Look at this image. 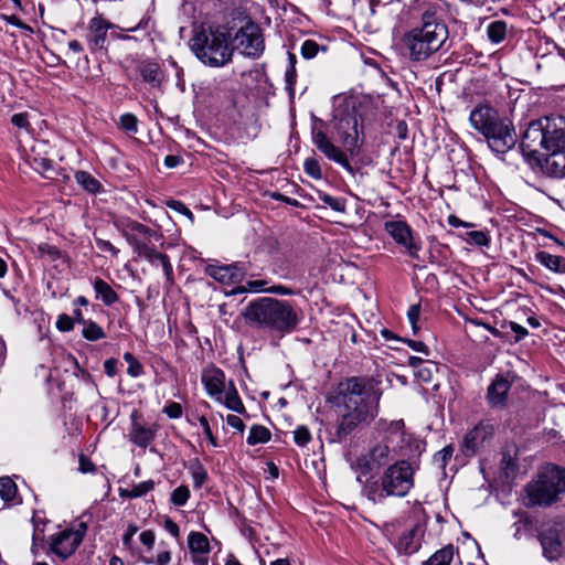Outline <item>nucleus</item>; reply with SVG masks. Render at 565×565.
I'll return each instance as SVG.
<instances>
[{
  "instance_id": "nucleus-1",
  "label": "nucleus",
  "mask_w": 565,
  "mask_h": 565,
  "mask_svg": "<svg viewBox=\"0 0 565 565\" xmlns=\"http://www.w3.org/2000/svg\"><path fill=\"white\" fill-rule=\"evenodd\" d=\"M338 396L339 438L351 434L360 424L370 423L377 415L380 391L370 379L351 377L340 384Z\"/></svg>"
},
{
  "instance_id": "nucleus-2",
  "label": "nucleus",
  "mask_w": 565,
  "mask_h": 565,
  "mask_svg": "<svg viewBox=\"0 0 565 565\" xmlns=\"http://www.w3.org/2000/svg\"><path fill=\"white\" fill-rule=\"evenodd\" d=\"M422 24L403 33L397 42L399 52L413 62L428 60L448 39V29L437 18L440 9L436 0H418Z\"/></svg>"
},
{
  "instance_id": "nucleus-3",
  "label": "nucleus",
  "mask_w": 565,
  "mask_h": 565,
  "mask_svg": "<svg viewBox=\"0 0 565 565\" xmlns=\"http://www.w3.org/2000/svg\"><path fill=\"white\" fill-rule=\"evenodd\" d=\"M243 317L254 327L291 332L301 320V311L287 300L263 297L250 301L244 309Z\"/></svg>"
},
{
  "instance_id": "nucleus-4",
  "label": "nucleus",
  "mask_w": 565,
  "mask_h": 565,
  "mask_svg": "<svg viewBox=\"0 0 565 565\" xmlns=\"http://www.w3.org/2000/svg\"><path fill=\"white\" fill-rule=\"evenodd\" d=\"M471 126L487 139L490 149L497 153H505L516 142V134L512 122L502 118L498 110L489 105H478L469 116Z\"/></svg>"
},
{
  "instance_id": "nucleus-5",
  "label": "nucleus",
  "mask_w": 565,
  "mask_h": 565,
  "mask_svg": "<svg viewBox=\"0 0 565 565\" xmlns=\"http://www.w3.org/2000/svg\"><path fill=\"white\" fill-rule=\"evenodd\" d=\"M190 47L200 62L210 67H223L232 61L234 47L230 34L221 26L201 25L193 30Z\"/></svg>"
},
{
  "instance_id": "nucleus-6",
  "label": "nucleus",
  "mask_w": 565,
  "mask_h": 565,
  "mask_svg": "<svg viewBox=\"0 0 565 565\" xmlns=\"http://www.w3.org/2000/svg\"><path fill=\"white\" fill-rule=\"evenodd\" d=\"M414 486V469L406 460L391 465L379 479L366 481L363 494L373 503H383L388 497L403 498Z\"/></svg>"
},
{
  "instance_id": "nucleus-7",
  "label": "nucleus",
  "mask_w": 565,
  "mask_h": 565,
  "mask_svg": "<svg viewBox=\"0 0 565 565\" xmlns=\"http://www.w3.org/2000/svg\"><path fill=\"white\" fill-rule=\"evenodd\" d=\"M521 148L524 152L543 153L565 151V118L544 117L529 124L521 138Z\"/></svg>"
},
{
  "instance_id": "nucleus-8",
  "label": "nucleus",
  "mask_w": 565,
  "mask_h": 565,
  "mask_svg": "<svg viewBox=\"0 0 565 565\" xmlns=\"http://www.w3.org/2000/svg\"><path fill=\"white\" fill-rule=\"evenodd\" d=\"M526 507H550L565 493V469L546 465L524 487Z\"/></svg>"
},
{
  "instance_id": "nucleus-9",
  "label": "nucleus",
  "mask_w": 565,
  "mask_h": 565,
  "mask_svg": "<svg viewBox=\"0 0 565 565\" xmlns=\"http://www.w3.org/2000/svg\"><path fill=\"white\" fill-rule=\"evenodd\" d=\"M118 227L137 255L152 265L159 262L162 265L167 280L172 282L173 268L168 255L157 252L153 246V242L159 241L160 235L146 225L132 220L120 222Z\"/></svg>"
},
{
  "instance_id": "nucleus-10",
  "label": "nucleus",
  "mask_w": 565,
  "mask_h": 565,
  "mask_svg": "<svg viewBox=\"0 0 565 565\" xmlns=\"http://www.w3.org/2000/svg\"><path fill=\"white\" fill-rule=\"evenodd\" d=\"M232 47L245 57L259 58L265 51L263 30L257 23L247 21L235 32Z\"/></svg>"
},
{
  "instance_id": "nucleus-11",
  "label": "nucleus",
  "mask_w": 565,
  "mask_h": 565,
  "mask_svg": "<svg viewBox=\"0 0 565 565\" xmlns=\"http://www.w3.org/2000/svg\"><path fill=\"white\" fill-rule=\"evenodd\" d=\"M87 532V524L78 522L71 529H65L50 537V548L62 559L70 557L82 543Z\"/></svg>"
},
{
  "instance_id": "nucleus-12",
  "label": "nucleus",
  "mask_w": 565,
  "mask_h": 565,
  "mask_svg": "<svg viewBox=\"0 0 565 565\" xmlns=\"http://www.w3.org/2000/svg\"><path fill=\"white\" fill-rule=\"evenodd\" d=\"M384 230L411 258L419 259L422 243L413 235L412 228L406 222L401 220L387 221L384 223Z\"/></svg>"
},
{
  "instance_id": "nucleus-13",
  "label": "nucleus",
  "mask_w": 565,
  "mask_h": 565,
  "mask_svg": "<svg viewBox=\"0 0 565 565\" xmlns=\"http://www.w3.org/2000/svg\"><path fill=\"white\" fill-rule=\"evenodd\" d=\"M334 130L345 151L351 154L358 153L359 143V119L355 114L334 116Z\"/></svg>"
},
{
  "instance_id": "nucleus-14",
  "label": "nucleus",
  "mask_w": 565,
  "mask_h": 565,
  "mask_svg": "<svg viewBox=\"0 0 565 565\" xmlns=\"http://www.w3.org/2000/svg\"><path fill=\"white\" fill-rule=\"evenodd\" d=\"M494 435V425L490 420H481L469 430L462 440V449L467 456L475 455Z\"/></svg>"
},
{
  "instance_id": "nucleus-15",
  "label": "nucleus",
  "mask_w": 565,
  "mask_h": 565,
  "mask_svg": "<svg viewBox=\"0 0 565 565\" xmlns=\"http://www.w3.org/2000/svg\"><path fill=\"white\" fill-rule=\"evenodd\" d=\"M311 139L317 149L322 152L329 160H332L347 170H351V164L345 152L337 147L326 135L324 131L313 127Z\"/></svg>"
},
{
  "instance_id": "nucleus-16",
  "label": "nucleus",
  "mask_w": 565,
  "mask_h": 565,
  "mask_svg": "<svg viewBox=\"0 0 565 565\" xmlns=\"http://www.w3.org/2000/svg\"><path fill=\"white\" fill-rule=\"evenodd\" d=\"M131 427L128 433V438L136 446L146 448L152 443L157 434V425H146L140 422V416L137 411L130 415Z\"/></svg>"
},
{
  "instance_id": "nucleus-17",
  "label": "nucleus",
  "mask_w": 565,
  "mask_h": 565,
  "mask_svg": "<svg viewBox=\"0 0 565 565\" xmlns=\"http://www.w3.org/2000/svg\"><path fill=\"white\" fill-rule=\"evenodd\" d=\"M202 383L209 396L216 402H222V395L228 385H226V377L221 369L206 367L202 373Z\"/></svg>"
},
{
  "instance_id": "nucleus-18",
  "label": "nucleus",
  "mask_w": 565,
  "mask_h": 565,
  "mask_svg": "<svg viewBox=\"0 0 565 565\" xmlns=\"http://www.w3.org/2000/svg\"><path fill=\"white\" fill-rule=\"evenodd\" d=\"M114 24L104 19L102 15H96L88 22L87 28V42L92 51L105 49L107 32L113 29Z\"/></svg>"
},
{
  "instance_id": "nucleus-19",
  "label": "nucleus",
  "mask_w": 565,
  "mask_h": 565,
  "mask_svg": "<svg viewBox=\"0 0 565 565\" xmlns=\"http://www.w3.org/2000/svg\"><path fill=\"white\" fill-rule=\"evenodd\" d=\"M205 271L213 279L226 285L241 282L244 278V270L235 264L224 266L209 265Z\"/></svg>"
},
{
  "instance_id": "nucleus-20",
  "label": "nucleus",
  "mask_w": 565,
  "mask_h": 565,
  "mask_svg": "<svg viewBox=\"0 0 565 565\" xmlns=\"http://www.w3.org/2000/svg\"><path fill=\"white\" fill-rule=\"evenodd\" d=\"M541 545L544 556L551 561L563 555V546L559 534L555 529H548L541 533Z\"/></svg>"
},
{
  "instance_id": "nucleus-21",
  "label": "nucleus",
  "mask_w": 565,
  "mask_h": 565,
  "mask_svg": "<svg viewBox=\"0 0 565 565\" xmlns=\"http://www.w3.org/2000/svg\"><path fill=\"white\" fill-rule=\"evenodd\" d=\"M541 162L542 171L553 178L565 177V150L558 152L543 153Z\"/></svg>"
},
{
  "instance_id": "nucleus-22",
  "label": "nucleus",
  "mask_w": 565,
  "mask_h": 565,
  "mask_svg": "<svg viewBox=\"0 0 565 565\" xmlns=\"http://www.w3.org/2000/svg\"><path fill=\"white\" fill-rule=\"evenodd\" d=\"M422 535L423 531L419 526H414L403 533L397 544L398 552L408 555L417 552L420 547Z\"/></svg>"
},
{
  "instance_id": "nucleus-23",
  "label": "nucleus",
  "mask_w": 565,
  "mask_h": 565,
  "mask_svg": "<svg viewBox=\"0 0 565 565\" xmlns=\"http://www.w3.org/2000/svg\"><path fill=\"white\" fill-rule=\"evenodd\" d=\"M510 390V383L503 376H497L488 388V399L493 407L503 406L507 394Z\"/></svg>"
},
{
  "instance_id": "nucleus-24",
  "label": "nucleus",
  "mask_w": 565,
  "mask_h": 565,
  "mask_svg": "<svg viewBox=\"0 0 565 565\" xmlns=\"http://www.w3.org/2000/svg\"><path fill=\"white\" fill-rule=\"evenodd\" d=\"M390 448L386 445L379 444L370 451V460L366 458H359L358 465L365 470H371L372 466H381L387 461Z\"/></svg>"
},
{
  "instance_id": "nucleus-25",
  "label": "nucleus",
  "mask_w": 565,
  "mask_h": 565,
  "mask_svg": "<svg viewBox=\"0 0 565 565\" xmlns=\"http://www.w3.org/2000/svg\"><path fill=\"white\" fill-rule=\"evenodd\" d=\"M502 458L500 461L501 470L503 471L507 478L514 477L518 471V450L515 446H507L502 449Z\"/></svg>"
},
{
  "instance_id": "nucleus-26",
  "label": "nucleus",
  "mask_w": 565,
  "mask_h": 565,
  "mask_svg": "<svg viewBox=\"0 0 565 565\" xmlns=\"http://www.w3.org/2000/svg\"><path fill=\"white\" fill-rule=\"evenodd\" d=\"M228 409L236 412L238 414L245 413V407L242 403V399L238 396L237 390L234 383L228 382L227 388L224 391L222 395V402Z\"/></svg>"
},
{
  "instance_id": "nucleus-27",
  "label": "nucleus",
  "mask_w": 565,
  "mask_h": 565,
  "mask_svg": "<svg viewBox=\"0 0 565 565\" xmlns=\"http://www.w3.org/2000/svg\"><path fill=\"white\" fill-rule=\"evenodd\" d=\"M536 262L555 273H565V258L552 255L547 252H539L535 255Z\"/></svg>"
},
{
  "instance_id": "nucleus-28",
  "label": "nucleus",
  "mask_w": 565,
  "mask_h": 565,
  "mask_svg": "<svg viewBox=\"0 0 565 565\" xmlns=\"http://www.w3.org/2000/svg\"><path fill=\"white\" fill-rule=\"evenodd\" d=\"M94 290L97 298H100L106 306H111L118 301V295L108 282L100 278L94 280Z\"/></svg>"
},
{
  "instance_id": "nucleus-29",
  "label": "nucleus",
  "mask_w": 565,
  "mask_h": 565,
  "mask_svg": "<svg viewBox=\"0 0 565 565\" xmlns=\"http://www.w3.org/2000/svg\"><path fill=\"white\" fill-rule=\"evenodd\" d=\"M0 497L3 501L11 504H19L21 502L20 498L18 497L17 484L11 478H0Z\"/></svg>"
},
{
  "instance_id": "nucleus-30",
  "label": "nucleus",
  "mask_w": 565,
  "mask_h": 565,
  "mask_svg": "<svg viewBox=\"0 0 565 565\" xmlns=\"http://www.w3.org/2000/svg\"><path fill=\"white\" fill-rule=\"evenodd\" d=\"M142 79L152 86H159L161 83L162 74L156 63H143L139 67Z\"/></svg>"
},
{
  "instance_id": "nucleus-31",
  "label": "nucleus",
  "mask_w": 565,
  "mask_h": 565,
  "mask_svg": "<svg viewBox=\"0 0 565 565\" xmlns=\"http://www.w3.org/2000/svg\"><path fill=\"white\" fill-rule=\"evenodd\" d=\"M455 548L451 544L435 552L424 565H450L454 559Z\"/></svg>"
},
{
  "instance_id": "nucleus-32",
  "label": "nucleus",
  "mask_w": 565,
  "mask_h": 565,
  "mask_svg": "<svg viewBox=\"0 0 565 565\" xmlns=\"http://www.w3.org/2000/svg\"><path fill=\"white\" fill-rule=\"evenodd\" d=\"M188 545L191 553H210V542L200 532H191L188 537Z\"/></svg>"
},
{
  "instance_id": "nucleus-33",
  "label": "nucleus",
  "mask_w": 565,
  "mask_h": 565,
  "mask_svg": "<svg viewBox=\"0 0 565 565\" xmlns=\"http://www.w3.org/2000/svg\"><path fill=\"white\" fill-rule=\"evenodd\" d=\"M153 488H154V482L152 480H147V481H142L137 484H134L131 487V489H120L119 494L121 498L135 499V498L143 497L145 494H147L148 492L153 490Z\"/></svg>"
},
{
  "instance_id": "nucleus-34",
  "label": "nucleus",
  "mask_w": 565,
  "mask_h": 565,
  "mask_svg": "<svg viewBox=\"0 0 565 565\" xmlns=\"http://www.w3.org/2000/svg\"><path fill=\"white\" fill-rule=\"evenodd\" d=\"M507 29L508 25L504 21L498 20L491 22L487 28L489 40L494 44L501 43L505 39Z\"/></svg>"
},
{
  "instance_id": "nucleus-35",
  "label": "nucleus",
  "mask_w": 565,
  "mask_h": 565,
  "mask_svg": "<svg viewBox=\"0 0 565 565\" xmlns=\"http://www.w3.org/2000/svg\"><path fill=\"white\" fill-rule=\"evenodd\" d=\"M270 431L262 425H254L249 429V434L247 436V444L248 445H257V444H265L270 439Z\"/></svg>"
},
{
  "instance_id": "nucleus-36",
  "label": "nucleus",
  "mask_w": 565,
  "mask_h": 565,
  "mask_svg": "<svg viewBox=\"0 0 565 565\" xmlns=\"http://www.w3.org/2000/svg\"><path fill=\"white\" fill-rule=\"evenodd\" d=\"M75 179L86 191L90 193L99 192L102 185L90 173L86 171H78L75 174Z\"/></svg>"
},
{
  "instance_id": "nucleus-37",
  "label": "nucleus",
  "mask_w": 565,
  "mask_h": 565,
  "mask_svg": "<svg viewBox=\"0 0 565 565\" xmlns=\"http://www.w3.org/2000/svg\"><path fill=\"white\" fill-rule=\"evenodd\" d=\"M82 334L88 341H97L106 337L102 327H99L96 322L90 320L84 322Z\"/></svg>"
},
{
  "instance_id": "nucleus-38",
  "label": "nucleus",
  "mask_w": 565,
  "mask_h": 565,
  "mask_svg": "<svg viewBox=\"0 0 565 565\" xmlns=\"http://www.w3.org/2000/svg\"><path fill=\"white\" fill-rule=\"evenodd\" d=\"M190 472L193 479L194 487L200 488L207 479V472L199 460L191 461Z\"/></svg>"
},
{
  "instance_id": "nucleus-39",
  "label": "nucleus",
  "mask_w": 565,
  "mask_h": 565,
  "mask_svg": "<svg viewBox=\"0 0 565 565\" xmlns=\"http://www.w3.org/2000/svg\"><path fill=\"white\" fill-rule=\"evenodd\" d=\"M436 372L437 365L435 363L425 362L419 369H417L415 376L424 383H429L433 381Z\"/></svg>"
},
{
  "instance_id": "nucleus-40",
  "label": "nucleus",
  "mask_w": 565,
  "mask_h": 565,
  "mask_svg": "<svg viewBox=\"0 0 565 565\" xmlns=\"http://www.w3.org/2000/svg\"><path fill=\"white\" fill-rule=\"evenodd\" d=\"M28 162L34 171L41 174H44L45 172L51 171L53 169V163L47 158L33 157L29 158Z\"/></svg>"
},
{
  "instance_id": "nucleus-41",
  "label": "nucleus",
  "mask_w": 565,
  "mask_h": 565,
  "mask_svg": "<svg viewBox=\"0 0 565 565\" xmlns=\"http://www.w3.org/2000/svg\"><path fill=\"white\" fill-rule=\"evenodd\" d=\"M122 358L128 363L127 373L132 377L140 376L143 369L141 363L134 356V354L126 352L124 353Z\"/></svg>"
},
{
  "instance_id": "nucleus-42",
  "label": "nucleus",
  "mask_w": 565,
  "mask_h": 565,
  "mask_svg": "<svg viewBox=\"0 0 565 565\" xmlns=\"http://www.w3.org/2000/svg\"><path fill=\"white\" fill-rule=\"evenodd\" d=\"M320 45L313 40H306L300 47L301 56L306 60L317 56Z\"/></svg>"
},
{
  "instance_id": "nucleus-43",
  "label": "nucleus",
  "mask_w": 565,
  "mask_h": 565,
  "mask_svg": "<svg viewBox=\"0 0 565 565\" xmlns=\"http://www.w3.org/2000/svg\"><path fill=\"white\" fill-rule=\"evenodd\" d=\"M303 169L308 175L316 180L322 178L320 164L315 158H307L303 162Z\"/></svg>"
},
{
  "instance_id": "nucleus-44",
  "label": "nucleus",
  "mask_w": 565,
  "mask_h": 565,
  "mask_svg": "<svg viewBox=\"0 0 565 565\" xmlns=\"http://www.w3.org/2000/svg\"><path fill=\"white\" fill-rule=\"evenodd\" d=\"M120 127L127 132H137L138 130V120L137 117L130 113H126L120 116Z\"/></svg>"
},
{
  "instance_id": "nucleus-45",
  "label": "nucleus",
  "mask_w": 565,
  "mask_h": 565,
  "mask_svg": "<svg viewBox=\"0 0 565 565\" xmlns=\"http://www.w3.org/2000/svg\"><path fill=\"white\" fill-rule=\"evenodd\" d=\"M466 235V241L469 244H475L477 246H487L489 244V237L483 231H470Z\"/></svg>"
},
{
  "instance_id": "nucleus-46",
  "label": "nucleus",
  "mask_w": 565,
  "mask_h": 565,
  "mask_svg": "<svg viewBox=\"0 0 565 565\" xmlns=\"http://www.w3.org/2000/svg\"><path fill=\"white\" fill-rule=\"evenodd\" d=\"M190 497V491L188 487L180 486L177 489L173 490L171 494V501L175 505H184Z\"/></svg>"
},
{
  "instance_id": "nucleus-47",
  "label": "nucleus",
  "mask_w": 565,
  "mask_h": 565,
  "mask_svg": "<svg viewBox=\"0 0 565 565\" xmlns=\"http://www.w3.org/2000/svg\"><path fill=\"white\" fill-rule=\"evenodd\" d=\"M311 439L309 429L305 426H299L294 431V440L298 446H306Z\"/></svg>"
},
{
  "instance_id": "nucleus-48",
  "label": "nucleus",
  "mask_w": 565,
  "mask_h": 565,
  "mask_svg": "<svg viewBox=\"0 0 565 565\" xmlns=\"http://www.w3.org/2000/svg\"><path fill=\"white\" fill-rule=\"evenodd\" d=\"M419 316H420L419 305L411 306V308L407 311V317H408V320H409V323L412 326L414 333H417V331L419 330V327L417 324L418 320H419Z\"/></svg>"
},
{
  "instance_id": "nucleus-49",
  "label": "nucleus",
  "mask_w": 565,
  "mask_h": 565,
  "mask_svg": "<svg viewBox=\"0 0 565 565\" xmlns=\"http://www.w3.org/2000/svg\"><path fill=\"white\" fill-rule=\"evenodd\" d=\"M323 203L329 205L332 210L343 212L345 209L344 200L324 194L321 196Z\"/></svg>"
},
{
  "instance_id": "nucleus-50",
  "label": "nucleus",
  "mask_w": 565,
  "mask_h": 565,
  "mask_svg": "<svg viewBox=\"0 0 565 565\" xmlns=\"http://www.w3.org/2000/svg\"><path fill=\"white\" fill-rule=\"evenodd\" d=\"M56 328L63 332L71 331L74 328L73 318L65 313L60 315L56 321Z\"/></svg>"
},
{
  "instance_id": "nucleus-51",
  "label": "nucleus",
  "mask_w": 565,
  "mask_h": 565,
  "mask_svg": "<svg viewBox=\"0 0 565 565\" xmlns=\"http://www.w3.org/2000/svg\"><path fill=\"white\" fill-rule=\"evenodd\" d=\"M199 423L201 425V427L203 428V433L205 435V437L207 438L209 443L213 446V447H216L217 446V441H216V438L214 437L212 430H211V427H210V424L207 422V418L205 416H200L199 417Z\"/></svg>"
},
{
  "instance_id": "nucleus-52",
  "label": "nucleus",
  "mask_w": 565,
  "mask_h": 565,
  "mask_svg": "<svg viewBox=\"0 0 565 565\" xmlns=\"http://www.w3.org/2000/svg\"><path fill=\"white\" fill-rule=\"evenodd\" d=\"M95 243L98 249L110 253L114 257L119 254V249L116 248L109 241L95 237Z\"/></svg>"
},
{
  "instance_id": "nucleus-53",
  "label": "nucleus",
  "mask_w": 565,
  "mask_h": 565,
  "mask_svg": "<svg viewBox=\"0 0 565 565\" xmlns=\"http://www.w3.org/2000/svg\"><path fill=\"white\" fill-rule=\"evenodd\" d=\"M163 413L170 418H180L182 416V406L179 403L171 402L164 406Z\"/></svg>"
},
{
  "instance_id": "nucleus-54",
  "label": "nucleus",
  "mask_w": 565,
  "mask_h": 565,
  "mask_svg": "<svg viewBox=\"0 0 565 565\" xmlns=\"http://www.w3.org/2000/svg\"><path fill=\"white\" fill-rule=\"evenodd\" d=\"M147 564L154 563L156 565H169L171 562V553L169 551H161L154 559H146Z\"/></svg>"
},
{
  "instance_id": "nucleus-55",
  "label": "nucleus",
  "mask_w": 565,
  "mask_h": 565,
  "mask_svg": "<svg viewBox=\"0 0 565 565\" xmlns=\"http://www.w3.org/2000/svg\"><path fill=\"white\" fill-rule=\"evenodd\" d=\"M452 454L454 448L451 446H447L435 455V461L445 466L446 462L452 457Z\"/></svg>"
},
{
  "instance_id": "nucleus-56",
  "label": "nucleus",
  "mask_w": 565,
  "mask_h": 565,
  "mask_svg": "<svg viewBox=\"0 0 565 565\" xmlns=\"http://www.w3.org/2000/svg\"><path fill=\"white\" fill-rule=\"evenodd\" d=\"M296 77H297L296 67H294V66L288 67L286 71V74H285V78H286V86H287V89L289 90L290 95L294 94V85L296 83Z\"/></svg>"
},
{
  "instance_id": "nucleus-57",
  "label": "nucleus",
  "mask_w": 565,
  "mask_h": 565,
  "mask_svg": "<svg viewBox=\"0 0 565 565\" xmlns=\"http://www.w3.org/2000/svg\"><path fill=\"white\" fill-rule=\"evenodd\" d=\"M509 327L515 333V337H514L515 342L521 341L529 334V331L524 327H522L521 324H519L516 322L511 321L509 323Z\"/></svg>"
},
{
  "instance_id": "nucleus-58",
  "label": "nucleus",
  "mask_w": 565,
  "mask_h": 565,
  "mask_svg": "<svg viewBox=\"0 0 565 565\" xmlns=\"http://www.w3.org/2000/svg\"><path fill=\"white\" fill-rule=\"evenodd\" d=\"M138 527L135 524H129L127 531L122 536V544L125 547L130 548L134 535L137 533Z\"/></svg>"
},
{
  "instance_id": "nucleus-59",
  "label": "nucleus",
  "mask_w": 565,
  "mask_h": 565,
  "mask_svg": "<svg viewBox=\"0 0 565 565\" xmlns=\"http://www.w3.org/2000/svg\"><path fill=\"white\" fill-rule=\"evenodd\" d=\"M139 539L140 542L148 547V550H151L153 547L156 536L151 530H146L141 532Z\"/></svg>"
},
{
  "instance_id": "nucleus-60",
  "label": "nucleus",
  "mask_w": 565,
  "mask_h": 565,
  "mask_svg": "<svg viewBox=\"0 0 565 565\" xmlns=\"http://www.w3.org/2000/svg\"><path fill=\"white\" fill-rule=\"evenodd\" d=\"M226 424H227L230 427H232V428H234V429H236V430H238V431H241V433H242V431H244L245 424H244V423H243V420H242L238 416H236V415H227V417H226Z\"/></svg>"
},
{
  "instance_id": "nucleus-61",
  "label": "nucleus",
  "mask_w": 565,
  "mask_h": 565,
  "mask_svg": "<svg viewBox=\"0 0 565 565\" xmlns=\"http://www.w3.org/2000/svg\"><path fill=\"white\" fill-rule=\"evenodd\" d=\"M11 122L19 128H26L29 126L28 114L19 113L14 114L11 118Z\"/></svg>"
},
{
  "instance_id": "nucleus-62",
  "label": "nucleus",
  "mask_w": 565,
  "mask_h": 565,
  "mask_svg": "<svg viewBox=\"0 0 565 565\" xmlns=\"http://www.w3.org/2000/svg\"><path fill=\"white\" fill-rule=\"evenodd\" d=\"M169 206L193 221V213L182 202L172 201Z\"/></svg>"
},
{
  "instance_id": "nucleus-63",
  "label": "nucleus",
  "mask_w": 565,
  "mask_h": 565,
  "mask_svg": "<svg viewBox=\"0 0 565 565\" xmlns=\"http://www.w3.org/2000/svg\"><path fill=\"white\" fill-rule=\"evenodd\" d=\"M266 292L276 294V295H280V296H291V295L296 294L291 288H288L282 285L273 286V287L268 288V290H266Z\"/></svg>"
},
{
  "instance_id": "nucleus-64",
  "label": "nucleus",
  "mask_w": 565,
  "mask_h": 565,
  "mask_svg": "<svg viewBox=\"0 0 565 565\" xmlns=\"http://www.w3.org/2000/svg\"><path fill=\"white\" fill-rule=\"evenodd\" d=\"M266 285H267L266 280H249L247 282L248 289L254 292H260V291L266 292V290H268Z\"/></svg>"
}]
</instances>
